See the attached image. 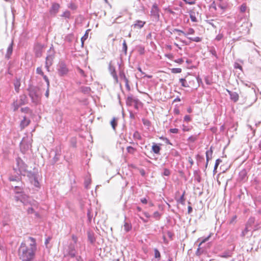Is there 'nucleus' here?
Here are the masks:
<instances>
[{
    "label": "nucleus",
    "instance_id": "1",
    "mask_svg": "<svg viewBox=\"0 0 261 261\" xmlns=\"http://www.w3.org/2000/svg\"><path fill=\"white\" fill-rule=\"evenodd\" d=\"M28 240L30 241L29 247L25 242H22L18 249V255L22 261H33L37 250L35 239L30 237Z\"/></svg>",
    "mask_w": 261,
    "mask_h": 261
},
{
    "label": "nucleus",
    "instance_id": "2",
    "mask_svg": "<svg viewBox=\"0 0 261 261\" xmlns=\"http://www.w3.org/2000/svg\"><path fill=\"white\" fill-rule=\"evenodd\" d=\"M16 166L13 167V170L17 174L25 176L27 172L28 166L20 158L16 159Z\"/></svg>",
    "mask_w": 261,
    "mask_h": 261
},
{
    "label": "nucleus",
    "instance_id": "3",
    "mask_svg": "<svg viewBox=\"0 0 261 261\" xmlns=\"http://www.w3.org/2000/svg\"><path fill=\"white\" fill-rule=\"evenodd\" d=\"M29 95L31 97L32 102L37 104L40 100L39 88L35 86H29L28 88Z\"/></svg>",
    "mask_w": 261,
    "mask_h": 261
},
{
    "label": "nucleus",
    "instance_id": "4",
    "mask_svg": "<svg viewBox=\"0 0 261 261\" xmlns=\"http://www.w3.org/2000/svg\"><path fill=\"white\" fill-rule=\"evenodd\" d=\"M14 199L16 201H20L24 205L29 204L31 206H37V202L34 200H32V201L29 200V196L24 192L18 194L17 195H15L14 196Z\"/></svg>",
    "mask_w": 261,
    "mask_h": 261
},
{
    "label": "nucleus",
    "instance_id": "5",
    "mask_svg": "<svg viewBox=\"0 0 261 261\" xmlns=\"http://www.w3.org/2000/svg\"><path fill=\"white\" fill-rule=\"evenodd\" d=\"M160 9L158 5L156 3L153 4L150 10V16L153 22H157L159 21L160 17Z\"/></svg>",
    "mask_w": 261,
    "mask_h": 261
},
{
    "label": "nucleus",
    "instance_id": "6",
    "mask_svg": "<svg viewBox=\"0 0 261 261\" xmlns=\"http://www.w3.org/2000/svg\"><path fill=\"white\" fill-rule=\"evenodd\" d=\"M57 72L60 76H65L68 74L69 69L64 61L59 62L57 66Z\"/></svg>",
    "mask_w": 261,
    "mask_h": 261
},
{
    "label": "nucleus",
    "instance_id": "7",
    "mask_svg": "<svg viewBox=\"0 0 261 261\" xmlns=\"http://www.w3.org/2000/svg\"><path fill=\"white\" fill-rule=\"evenodd\" d=\"M55 51L54 50L53 45H51V46L50 47V48L47 51V55L45 59V62H49L53 64L54 59L55 58Z\"/></svg>",
    "mask_w": 261,
    "mask_h": 261
},
{
    "label": "nucleus",
    "instance_id": "8",
    "mask_svg": "<svg viewBox=\"0 0 261 261\" xmlns=\"http://www.w3.org/2000/svg\"><path fill=\"white\" fill-rule=\"evenodd\" d=\"M18 184V185H11L14 193L17 195L24 192V185L22 182Z\"/></svg>",
    "mask_w": 261,
    "mask_h": 261
},
{
    "label": "nucleus",
    "instance_id": "9",
    "mask_svg": "<svg viewBox=\"0 0 261 261\" xmlns=\"http://www.w3.org/2000/svg\"><path fill=\"white\" fill-rule=\"evenodd\" d=\"M43 47L44 45L40 43H37L35 45L34 47V51L36 57L39 58L42 56Z\"/></svg>",
    "mask_w": 261,
    "mask_h": 261
},
{
    "label": "nucleus",
    "instance_id": "10",
    "mask_svg": "<svg viewBox=\"0 0 261 261\" xmlns=\"http://www.w3.org/2000/svg\"><path fill=\"white\" fill-rule=\"evenodd\" d=\"M109 70L111 75L113 76L114 80H115V82L116 83H118V76L117 75V73H116V72L115 70V68L112 65L111 61L109 63Z\"/></svg>",
    "mask_w": 261,
    "mask_h": 261
},
{
    "label": "nucleus",
    "instance_id": "11",
    "mask_svg": "<svg viewBox=\"0 0 261 261\" xmlns=\"http://www.w3.org/2000/svg\"><path fill=\"white\" fill-rule=\"evenodd\" d=\"M60 7V6L59 4L56 3H53L49 10L50 14L55 15L58 12Z\"/></svg>",
    "mask_w": 261,
    "mask_h": 261
},
{
    "label": "nucleus",
    "instance_id": "12",
    "mask_svg": "<svg viewBox=\"0 0 261 261\" xmlns=\"http://www.w3.org/2000/svg\"><path fill=\"white\" fill-rule=\"evenodd\" d=\"M211 235H212V233H210L207 237L205 238H199L198 239V241H200L199 244V247H200V246H201L203 243H205V242L207 241L210 238H211ZM196 254L198 255H199L201 254V252H200V249L199 247H198V248L197 249V251H196Z\"/></svg>",
    "mask_w": 261,
    "mask_h": 261
},
{
    "label": "nucleus",
    "instance_id": "13",
    "mask_svg": "<svg viewBox=\"0 0 261 261\" xmlns=\"http://www.w3.org/2000/svg\"><path fill=\"white\" fill-rule=\"evenodd\" d=\"M227 92L230 96V99L233 102H237L239 99V94L236 92H232L228 89H226Z\"/></svg>",
    "mask_w": 261,
    "mask_h": 261
},
{
    "label": "nucleus",
    "instance_id": "14",
    "mask_svg": "<svg viewBox=\"0 0 261 261\" xmlns=\"http://www.w3.org/2000/svg\"><path fill=\"white\" fill-rule=\"evenodd\" d=\"M190 17L192 22H196L198 21L197 19L196 18V15H198V12H196L194 9L191 10L189 12Z\"/></svg>",
    "mask_w": 261,
    "mask_h": 261
},
{
    "label": "nucleus",
    "instance_id": "15",
    "mask_svg": "<svg viewBox=\"0 0 261 261\" xmlns=\"http://www.w3.org/2000/svg\"><path fill=\"white\" fill-rule=\"evenodd\" d=\"M21 175L17 173L15 175L11 174L9 176V180L11 181H16L17 183L21 182Z\"/></svg>",
    "mask_w": 261,
    "mask_h": 261
},
{
    "label": "nucleus",
    "instance_id": "16",
    "mask_svg": "<svg viewBox=\"0 0 261 261\" xmlns=\"http://www.w3.org/2000/svg\"><path fill=\"white\" fill-rule=\"evenodd\" d=\"M126 102L127 105L130 106L133 102L136 103L137 102H139V100L134 97L132 94H130L127 96Z\"/></svg>",
    "mask_w": 261,
    "mask_h": 261
},
{
    "label": "nucleus",
    "instance_id": "17",
    "mask_svg": "<svg viewBox=\"0 0 261 261\" xmlns=\"http://www.w3.org/2000/svg\"><path fill=\"white\" fill-rule=\"evenodd\" d=\"M239 179L242 181H245L247 179V172L245 170H242L239 172Z\"/></svg>",
    "mask_w": 261,
    "mask_h": 261
},
{
    "label": "nucleus",
    "instance_id": "18",
    "mask_svg": "<svg viewBox=\"0 0 261 261\" xmlns=\"http://www.w3.org/2000/svg\"><path fill=\"white\" fill-rule=\"evenodd\" d=\"M68 254L71 257H74L76 256V252L75 250L74 246L70 245L68 248Z\"/></svg>",
    "mask_w": 261,
    "mask_h": 261
},
{
    "label": "nucleus",
    "instance_id": "19",
    "mask_svg": "<svg viewBox=\"0 0 261 261\" xmlns=\"http://www.w3.org/2000/svg\"><path fill=\"white\" fill-rule=\"evenodd\" d=\"M13 41L11 42V43L10 44V45H9L8 48H7V53H6V58H7V59H9L12 53V51H13Z\"/></svg>",
    "mask_w": 261,
    "mask_h": 261
},
{
    "label": "nucleus",
    "instance_id": "20",
    "mask_svg": "<svg viewBox=\"0 0 261 261\" xmlns=\"http://www.w3.org/2000/svg\"><path fill=\"white\" fill-rule=\"evenodd\" d=\"M213 150V147L211 146L209 150H207L206 152V161H209L212 158Z\"/></svg>",
    "mask_w": 261,
    "mask_h": 261
},
{
    "label": "nucleus",
    "instance_id": "21",
    "mask_svg": "<svg viewBox=\"0 0 261 261\" xmlns=\"http://www.w3.org/2000/svg\"><path fill=\"white\" fill-rule=\"evenodd\" d=\"M27 176L29 178V179L33 182V180L37 177L36 174L32 172V171H28L26 173Z\"/></svg>",
    "mask_w": 261,
    "mask_h": 261
},
{
    "label": "nucleus",
    "instance_id": "22",
    "mask_svg": "<svg viewBox=\"0 0 261 261\" xmlns=\"http://www.w3.org/2000/svg\"><path fill=\"white\" fill-rule=\"evenodd\" d=\"M161 147L157 144L153 143L152 146V150L155 154H159Z\"/></svg>",
    "mask_w": 261,
    "mask_h": 261
},
{
    "label": "nucleus",
    "instance_id": "23",
    "mask_svg": "<svg viewBox=\"0 0 261 261\" xmlns=\"http://www.w3.org/2000/svg\"><path fill=\"white\" fill-rule=\"evenodd\" d=\"M145 24V21L138 20L135 22V23H134V25L135 27H136V28L137 27L139 29H141L142 27H143V26Z\"/></svg>",
    "mask_w": 261,
    "mask_h": 261
},
{
    "label": "nucleus",
    "instance_id": "24",
    "mask_svg": "<svg viewBox=\"0 0 261 261\" xmlns=\"http://www.w3.org/2000/svg\"><path fill=\"white\" fill-rule=\"evenodd\" d=\"M185 193V191H184L180 197L178 199H177V203H180L182 205L185 204V199L184 198Z\"/></svg>",
    "mask_w": 261,
    "mask_h": 261
},
{
    "label": "nucleus",
    "instance_id": "25",
    "mask_svg": "<svg viewBox=\"0 0 261 261\" xmlns=\"http://www.w3.org/2000/svg\"><path fill=\"white\" fill-rule=\"evenodd\" d=\"M20 105H24L27 103V97L25 95L20 96V100L18 101Z\"/></svg>",
    "mask_w": 261,
    "mask_h": 261
},
{
    "label": "nucleus",
    "instance_id": "26",
    "mask_svg": "<svg viewBox=\"0 0 261 261\" xmlns=\"http://www.w3.org/2000/svg\"><path fill=\"white\" fill-rule=\"evenodd\" d=\"M132 226L130 223L125 222L124 224V229L125 232H127L132 229Z\"/></svg>",
    "mask_w": 261,
    "mask_h": 261
},
{
    "label": "nucleus",
    "instance_id": "27",
    "mask_svg": "<svg viewBox=\"0 0 261 261\" xmlns=\"http://www.w3.org/2000/svg\"><path fill=\"white\" fill-rule=\"evenodd\" d=\"M22 106V105H20V103L18 100H16V101H14L12 104V106L13 108V111H17L18 109V108L20 107V106Z\"/></svg>",
    "mask_w": 261,
    "mask_h": 261
},
{
    "label": "nucleus",
    "instance_id": "28",
    "mask_svg": "<svg viewBox=\"0 0 261 261\" xmlns=\"http://www.w3.org/2000/svg\"><path fill=\"white\" fill-rule=\"evenodd\" d=\"M81 91L84 94H89L91 91V89L89 87H81Z\"/></svg>",
    "mask_w": 261,
    "mask_h": 261
},
{
    "label": "nucleus",
    "instance_id": "29",
    "mask_svg": "<svg viewBox=\"0 0 261 261\" xmlns=\"http://www.w3.org/2000/svg\"><path fill=\"white\" fill-rule=\"evenodd\" d=\"M90 31V30H87L84 35L81 38V40L82 42V46H83L84 41L88 38V32Z\"/></svg>",
    "mask_w": 261,
    "mask_h": 261
},
{
    "label": "nucleus",
    "instance_id": "30",
    "mask_svg": "<svg viewBox=\"0 0 261 261\" xmlns=\"http://www.w3.org/2000/svg\"><path fill=\"white\" fill-rule=\"evenodd\" d=\"M119 77L121 80H123L124 82L128 81V79L126 78L125 73L123 70H120Z\"/></svg>",
    "mask_w": 261,
    "mask_h": 261
},
{
    "label": "nucleus",
    "instance_id": "31",
    "mask_svg": "<svg viewBox=\"0 0 261 261\" xmlns=\"http://www.w3.org/2000/svg\"><path fill=\"white\" fill-rule=\"evenodd\" d=\"M154 257L157 259L158 260L161 259V253L157 248L154 249Z\"/></svg>",
    "mask_w": 261,
    "mask_h": 261
},
{
    "label": "nucleus",
    "instance_id": "32",
    "mask_svg": "<svg viewBox=\"0 0 261 261\" xmlns=\"http://www.w3.org/2000/svg\"><path fill=\"white\" fill-rule=\"evenodd\" d=\"M61 155L60 151H57L55 153V155L53 158V162L54 163H56L59 160V157Z\"/></svg>",
    "mask_w": 261,
    "mask_h": 261
},
{
    "label": "nucleus",
    "instance_id": "33",
    "mask_svg": "<svg viewBox=\"0 0 261 261\" xmlns=\"http://www.w3.org/2000/svg\"><path fill=\"white\" fill-rule=\"evenodd\" d=\"M187 38L191 41H194L196 42H201L202 40V38L199 37H188Z\"/></svg>",
    "mask_w": 261,
    "mask_h": 261
},
{
    "label": "nucleus",
    "instance_id": "34",
    "mask_svg": "<svg viewBox=\"0 0 261 261\" xmlns=\"http://www.w3.org/2000/svg\"><path fill=\"white\" fill-rule=\"evenodd\" d=\"M133 137L135 139L140 140L142 139V137L138 131H135L133 134Z\"/></svg>",
    "mask_w": 261,
    "mask_h": 261
},
{
    "label": "nucleus",
    "instance_id": "35",
    "mask_svg": "<svg viewBox=\"0 0 261 261\" xmlns=\"http://www.w3.org/2000/svg\"><path fill=\"white\" fill-rule=\"evenodd\" d=\"M179 82L181 83V85L184 87H188L189 85L187 83L186 80L185 79H180Z\"/></svg>",
    "mask_w": 261,
    "mask_h": 261
},
{
    "label": "nucleus",
    "instance_id": "36",
    "mask_svg": "<svg viewBox=\"0 0 261 261\" xmlns=\"http://www.w3.org/2000/svg\"><path fill=\"white\" fill-rule=\"evenodd\" d=\"M210 53L213 56H214L216 59H218V57L217 56V52L215 49V48L214 47H212L210 49Z\"/></svg>",
    "mask_w": 261,
    "mask_h": 261
},
{
    "label": "nucleus",
    "instance_id": "37",
    "mask_svg": "<svg viewBox=\"0 0 261 261\" xmlns=\"http://www.w3.org/2000/svg\"><path fill=\"white\" fill-rule=\"evenodd\" d=\"M152 216L156 220H158L160 219L161 214L159 212L156 211L153 213Z\"/></svg>",
    "mask_w": 261,
    "mask_h": 261
},
{
    "label": "nucleus",
    "instance_id": "38",
    "mask_svg": "<svg viewBox=\"0 0 261 261\" xmlns=\"http://www.w3.org/2000/svg\"><path fill=\"white\" fill-rule=\"evenodd\" d=\"M127 46L126 42V41L125 40H124L123 43H122V50L124 52V54L125 55L127 53Z\"/></svg>",
    "mask_w": 261,
    "mask_h": 261
},
{
    "label": "nucleus",
    "instance_id": "39",
    "mask_svg": "<svg viewBox=\"0 0 261 261\" xmlns=\"http://www.w3.org/2000/svg\"><path fill=\"white\" fill-rule=\"evenodd\" d=\"M111 124L114 130H115L116 126H117V122L115 118H113L112 120L111 121Z\"/></svg>",
    "mask_w": 261,
    "mask_h": 261
},
{
    "label": "nucleus",
    "instance_id": "40",
    "mask_svg": "<svg viewBox=\"0 0 261 261\" xmlns=\"http://www.w3.org/2000/svg\"><path fill=\"white\" fill-rule=\"evenodd\" d=\"M61 16L66 18H69L70 17V12L69 11H66L62 14Z\"/></svg>",
    "mask_w": 261,
    "mask_h": 261
},
{
    "label": "nucleus",
    "instance_id": "41",
    "mask_svg": "<svg viewBox=\"0 0 261 261\" xmlns=\"http://www.w3.org/2000/svg\"><path fill=\"white\" fill-rule=\"evenodd\" d=\"M126 150L128 153L131 154H134L135 151H136V149L132 146H128L126 148Z\"/></svg>",
    "mask_w": 261,
    "mask_h": 261
},
{
    "label": "nucleus",
    "instance_id": "42",
    "mask_svg": "<svg viewBox=\"0 0 261 261\" xmlns=\"http://www.w3.org/2000/svg\"><path fill=\"white\" fill-rule=\"evenodd\" d=\"M171 72L173 73H178L181 72V69L180 68H174L171 69Z\"/></svg>",
    "mask_w": 261,
    "mask_h": 261
},
{
    "label": "nucleus",
    "instance_id": "43",
    "mask_svg": "<svg viewBox=\"0 0 261 261\" xmlns=\"http://www.w3.org/2000/svg\"><path fill=\"white\" fill-rule=\"evenodd\" d=\"M88 237V240L91 243H94V242L95 241V238L93 236V234H91L90 233H89Z\"/></svg>",
    "mask_w": 261,
    "mask_h": 261
},
{
    "label": "nucleus",
    "instance_id": "44",
    "mask_svg": "<svg viewBox=\"0 0 261 261\" xmlns=\"http://www.w3.org/2000/svg\"><path fill=\"white\" fill-rule=\"evenodd\" d=\"M77 69V71H78V72L83 77H86V75L85 73V72L81 68H80V67H77L76 68Z\"/></svg>",
    "mask_w": 261,
    "mask_h": 261
},
{
    "label": "nucleus",
    "instance_id": "45",
    "mask_svg": "<svg viewBox=\"0 0 261 261\" xmlns=\"http://www.w3.org/2000/svg\"><path fill=\"white\" fill-rule=\"evenodd\" d=\"M20 85V84L19 81H17L14 83L15 90L17 92H19Z\"/></svg>",
    "mask_w": 261,
    "mask_h": 261
},
{
    "label": "nucleus",
    "instance_id": "46",
    "mask_svg": "<svg viewBox=\"0 0 261 261\" xmlns=\"http://www.w3.org/2000/svg\"><path fill=\"white\" fill-rule=\"evenodd\" d=\"M194 33H195V30L192 28H188V29L187 30V32L186 33V34H187V36L188 35H193V34H194Z\"/></svg>",
    "mask_w": 261,
    "mask_h": 261
},
{
    "label": "nucleus",
    "instance_id": "47",
    "mask_svg": "<svg viewBox=\"0 0 261 261\" xmlns=\"http://www.w3.org/2000/svg\"><path fill=\"white\" fill-rule=\"evenodd\" d=\"M221 162H222V160L220 159L216 160L215 164V166H214V171H215L217 169L218 166H219V165L220 164V163Z\"/></svg>",
    "mask_w": 261,
    "mask_h": 261
},
{
    "label": "nucleus",
    "instance_id": "48",
    "mask_svg": "<svg viewBox=\"0 0 261 261\" xmlns=\"http://www.w3.org/2000/svg\"><path fill=\"white\" fill-rule=\"evenodd\" d=\"M41 76H42L43 79L46 83L47 87H48V88L49 87V81L48 78L47 77V76L46 75H44V74H43Z\"/></svg>",
    "mask_w": 261,
    "mask_h": 261
},
{
    "label": "nucleus",
    "instance_id": "49",
    "mask_svg": "<svg viewBox=\"0 0 261 261\" xmlns=\"http://www.w3.org/2000/svg\"><path fill=\"white\" fill-rule=\"evenodd\" d=\"M221 257H228L231 256V254L229 252H224L219 255Z\"/></svg>",
    "mask_w": 261,
    "mask_h": 261
},
{
    "label": "nucleus",
    "instance_id": "50",
    "mask_svg": "<svg viewBox=\"0 0 261 261\" xmlns=\"http://www.w3.org/2000/svg\"><path fill=\"white\" fill-rule=\"evenodd\" d=\"M246 10V6L245 4H243L240 7V11L241 12L243 13L245 12Z\"/></svg>",
    "mask_w": 261,
    "mask_h": 261
},
{
    "label": "nucleus",
    "instance_id": "51",
    "mask_svg": "<svg viewBox=\"0 0 261 261\" xmlns=\"http://www.w3.org/2000/svg\"><path fill=\"white\" fill-rule=\"evenodd\" d=\"M196 159L197 160L198 164L200 162H202L204 160V158L202 156L197 154L196 155Z\"/></svg>",
    "mask_w": 261,
    "mask_h": 261
},
{
    "label": "nucleus",
    "instance_id": "52",
    "mask_svg": "<svg viewBox=\"0 0 261 261\" xmlns=\"http://www.w3.org/2000/svg\"><path fill=\"white\" fill-rule=\"evenodd\" d=\"M204 81H205V83L207 85H211L212 84V82L211 80L208 76H206L205 77Z\"/></svg>",
    "mask_w": 261,
    "mask_h": 261
},
{
    "label": "nucleus",
    "instance_id": "53",
    "mask_svg": "<svg viewBox=\"0 0 261 261\" xmlns=\"http://www.w3.org/2000/svg\"><path fill=\"white\" fill-rule=\"evenodd\" d=\"M36 73L39 75H43L44 74L42 68L41 67H37L36 69Z\"/></svg>",
    "mask_w": 261,
    "mask_h": 261
},
{
    "label": "nucleus",
    "instance_id": "54",
    "mask_svg": "<svg viewBox=\"0 0 261 261\" xmlns=\"http://www.w3.org/2000/svg\"><path fill=\"white\" fill-rule=\"evenodd\" d=\"M173 32H178L179 33V35H180V34L181 33L182 34L185 36L186 37H187V34H186L185 32H184L182 30H179V29H175L174 30H173Z\"/></svg>",
    "mask_w": 261,
    "mask_h": 261
},
{
    "label": "nucleus",
    "instance_id": "55",
    "mask_svg": "<svg viewBox=\"0 0 261 261\" xmlns=\"http://www.w3.org/2000/svg\"><path fill=\"white\" fill-rule=\"evenodd\" d=\"M33 184L36 187H38L39 186V183L38 182V178H36L35 179H33Z\"/></svg>",
    "mask_w": 261,
    "mask_h": 261
},
{
    "label": "nucleus",
    "instance_id": "56",
    "mask_svg": "<svg viewBox=\"0 0 261 261\" xmlns=\"http://www.w3.org/2000/svg\"><path fill=\"white\" fill-rule=\"evenodd\" d=\"M29 122L25 121V119L24 118V120L21 121V125H22L23 127H24V126H27L29 124Z\"/></svg>",
    "mask_w": 261,
    "mask_h": 261
},
{
    "label": "nucleus",
    "instance_id": "57",
    "mask_svg": "<svg viewBox=\"0 0 261 261\" xmlns=\"http://www.w3.org/2000/svg\"><path fill=\"white\" fill-rule=\"evenodd\" d=\"M52 63H50L49 62L47 63V62H45V68L46 69V70L47 71H49V68L52 65Z\"/></svg>",
    "mask_w": 261,
    "mask_h": 261
},
{
    "label": "nucleus",
    "instance_id": "58",
    "mask_svg": "<svg viewBox=\"0 0 261 261\" xmlns=\"http://www.w3.org/2000/svg\"><path fill=\"white\" fill-rule=\"evenodd\" d=\"M223 37V35L222 34H220L219 33L215 38V39L217 40V41H220L221 40L222 38Z\"/></svg>",
    "mask_w": 261,
    "mask_h": 261
},
{
    "label": "nucleus",
    "instance_id": "59",
    "mask_svg": "<svg viewBox=\"0 0 261 261\" xmlns=\"http://www.w3.org/2000/svg\"><path fill=\"white\" fill-rule=\"evenodd\" d=\"M72 37H73L72 35L69 34L67 36H66L65 40H66L68 42H70L72 40Z\"/></svg>",
    "mask_w": 261,
    "mask_h": 261
},
{
    "label": "nucleus",
    "instance_id": "60",
    "mask_svg": "<svg viewBox=\"0 0 261 261\" xmlns=\"http://www.w3.org/2000/svg\"><path fill=\"white\" fill-rule=\"evenodd\" d=\"M170 174V171L168 169H165L163 172V175L165 176H169Z\"/></svg>",
    "mask_w": 261,
    "mask_h": 261
},
{
    "label": "nucleus",
    "instance_id": "61",
    "mask_svg": "<svg viewBox=\"0 0 261 261\" xmlns=\"http://www.w3.org/2000/svg\"><path fill=\"white\" fill-rule=\"evenodd\" d=\"M142 121H143V124L145 125H146V126H150V121L149 120H146V119H143Z\"/></svg>",
    "mask_w": 261,
    "mask_h": 261
},
{
    "label": "nucleus",
    "instance_id": "62",
    "mask_svg": "<svg viewBox=\"0 0 261 261\" xmlns=\"http://www.w3.org/2000/svg\"><path fill=\"white\" fill-rule=\"evenodd\" d=\"M169 132L173 134H177L178 132V129L177 128H170L169 129Z\"/></svg>",
    "mask_w": 261,
    "mask_h": 261
},
{
    "label": "nucleus",
    "instance_id": "63",
    "mask_svg": "<svg viewBox=\"0 0 261 261\" xmlns=\"http://www.w3.org/2000/svg\"><path fill=\"white\" fill-rule=\"evenodd\" d=\"M68 7L72 10H75L76 9V6L73 3H72L69 4Z\"/></svg>",
    "mask_w": 261,
    "mask_h": 261
},
{
    "label": "nucleus",
    "instance_id": "64",
    "mask_svg": "<svg viewBox=\"0 0 261 261\" xmlns=\"http://www.w3.org/2000/svg\"><path fill=\"white\" fill-rule=\"evenodd\" d=\"M27 212L29 214H33V213H35L34 208L32 207H29L27 210Z\"/></svg>",
    "mask_w": 261,
    "mask_h": 261
}]
</instances>
